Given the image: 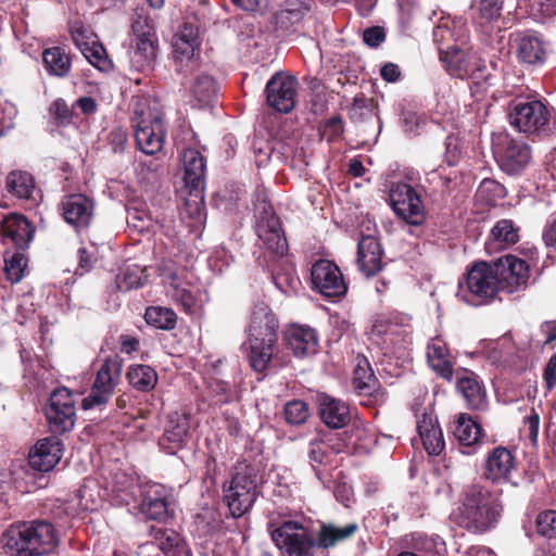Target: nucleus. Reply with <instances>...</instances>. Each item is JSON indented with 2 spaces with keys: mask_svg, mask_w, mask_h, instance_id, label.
I'll return each instance as SVG.
<instances>
[{
  "mask_svg": "<svg viewBox=\"0 0 556 556\" xmlns=\"http://www.w3.org/2000/svg\"><path fill=\"white\" fill-rule=\"evenodd\" d=\"M298 81L294 77L276 74L266 85V100L269 106L280 113H289L295 105Z\"/></svg>",
  "mask_w": 556,
  "mask_h": 556,
  "instance_id": "412c9836",
  "label": "nucleus"
},
{
  "mask_svg": "<svg viewBox=\"0 0 556 556\" xmlns=\"http://www.w3.org/2000/svg\"><path fill=\"white\" fill-rule=\"evenodd\" d=\"M353 382L359 391L370 392L376 386V378L366 358H358L354 369Z\"/></svg>",
  "mask_w": 556,
  "mask_h": 556,
  "instance_id": "864d4df0",
  "label": "nucleus"
},
{
  "mask_svg": "<svg viewBox=\"0 0 556 556\" xmlns=\"http://www.w3.org/2000/svg\"><path fill=\"white\" fill-rule=\"evenodd\" d=\"M181 160L186 185L190 188H203L206 166L201 153L193 149H187L184 151Z\"/></svg>",
  "mask_w": 556,
  "mask_h": 556,
  "instance_id": "e433bc0d",
  "label": "nucleus"
},
{
  "mask_svg": "<svg viewBox=\"0 0 556 556\" xmlns=\"http://www.w3.org/2000/svg\"><path fill=\"white\" fill-rule=\"evenodd\" d=\"M2 543L11 556H42L55 549L59 535L49 521H20L5 530Z\"/></svg>",
  "mask_w": 556,
  "mask_h": 556,
  "instance_id": "7ed1b4c3",
  "label": "nucleus"
},
{
  "mask_svg": "<svg viewBox=\"0 0 556 556\" xmlns=\"http://www.w3.org/2000/svg\"><path fill=\"white\" fill-rule=\"evenodd\" d=\"M191 94L199 106H210L217 96L215 79L208 75H199L191 86Z\"/></svg>",
  "mask_w": 556,
  "mask_h": 556,
  "instance_id": "a18cd8bd",
  "label": "nucleus"
},
{
  "mask_svg": "<svg viewBox=\"0 0 556 556\" xmlns=\"http://www.w3.org/2000/svg\"><path fill=\"white\" fill-rule=\"evenodd\" d=\"M88 62L101 72H106L111 68L112 63L109 60L105 49L97 40L94 45L88 47V51L83 52Z\"/></svg>",
  "mask_w": 556,
  "mask_h": 556,
  "instance_id": "13d9d810",
  "label": "nucleus"
},
{
  "mask_svg": "<svg viewBox=\"0 0 556 556\" xmlns=\"http://www.w3.org/2000/svg\"><path fill=\"white\" fill-rule=\"evenodd\" d=\"M157 40L144 9H136L131 17V38L128 50L131 66L137 71L151 68L156 55Z\"/></svg>",
  "mask_w": 556,
  "mask_h": 556,
  "instance_id": "9d476101",
  "label": "nucleus"
},
{
  "mask_svg": "<svg viewBox=\"0 0 556 556\" xmlns=\"http://www.w3.org/2000/svg\"><path fill=\"white\" fill-rule=\"evenodd\" d=\"M502 11L501 0H478L471 3L469 14L479 25L488 24L500 17Z\"/></svg>",
  "mask_w": 556,
  "mask_h": 556,
  "instance_id": "de8ad7c7",
  "label": "nucleus"
},
{
  "mask_svg": "<svg viewBox=\"0 0 556 556\" xmlns=\"http://www.w3.org/2000/svg\"><path fill=\"white\" fill-rule=\"evenodd\" d=\"M454 434L463 446L471 447L480 439L481 427L470 416L460 414L456 421Z\"/></svg>",
  "mask_w": 556,
  "mask_h": 556,
  "instance_id": "c03bdc74",
  "label": "nucleus"
},
{
  "mask_svg": "<svg viewBox=\"0 0 556 556\" xmlns=\"http://www.w3.org/2000/svg\"><path fill=\"white\" fill-rule=\"evenodd\" d=\"M440 60L451 76L471 79L470 90L477 98L484 94L492 85V77L486 74L485 63L475 52L448 47L440 52Z\"/></svg>",
  "mask_w": 556,
  "mask_h": 556,
  "instance_id": "423d86ee",
  "label": "nucleus"
},
{
  "mask_svg": "<svg viewBox=\"0 0 556 556\" xmlns=\"http://www.w3.org/2000/svg\"><path fill=\"white\" fill-rule=\"evenodd\" d=\"M382 249L372 236H363L357 244V265L366 276H374L382 268Z\"/></svg>",
  "mask_w": 556,
  "mask_h": 556,
  "instance_id": "a878e982",
  "label": "nucleus"
},
{
  "mask_svg": "<svg viewBox=\"0 0 556 556\" xmlns=\"http://www.w3.org/2000/svg\"><path fill=\"white\" fill-rule=\"evenodd\" d=\"M156 540L165 556H191V551L187 543L175 530H161Z\"/></svg>",
  "mask_w": 556,
  "mask_h": 556,
  "instance_id": "37998d69",
  "label": "nucleus"
},
{
  "mask_svg": "<svg viewBox=\"0 0 556 556\" xmlns=\"http://www.w3.org/2000/svg\"><path fill=\"white\" fill-rule=\"evenodd\" d=\"M142 488L137 477L126 472H116L111 482V492L117 503L130 505L138 502V494Z\"/></svg>",
  "mask_w": 556,
  "mask_h": 556,
  "instance_id": "c9c22d12",
  "label": "nucleus"
},
{
  "mask_svg": "<svg viewBox=\"0 0 556 556\" xmlns=\"http://www.w3.org/2000/svg\"><path fill=\"white\" fill-rule=\"evenodd\" d=\"M126 220L128 226L137 229L138 231L149 229L151 223L149 214L138 208H128Z\"/></svg>",
  "mask_w": 556,
  "mask_h": 556,
  "instance_id": "338daca9",
  "label": "nucleus"
},
{
  "mask_svg": "<svg viewBox=\"0 0 556 556\" xmlns=\"http://www.w3.org/2000/svg\"><path fill=\"white\" fill-rule=\"evenodd\" d=\"M457 390L462 393L470 409L484 410L488 406L486 392L481 386L478 376L472 371L464 370L457 374Z\"/></svg>",
  "mask_w": 556,
  "mask_h": 556,
  "instance_id": "bb28decb",
  "label": "nucleus"
},
{
  "mask_svg": "<svg viewBox=\"0 0 556 556\" xmlns=\"http://www.w3.org/2000/svg\"><path fill=\"white\" fill-rule=\"evenodd\" d=\"M427 361L429 366L443 379L453 378L451 354L446 343L441 338L432 339L427 346Z\"/></svg>",
  "mask_w": 556,
  "mask_h": 556,
  "instance_id": "72a5a7b5",
  "label": "nucleus"
},
{
  "mask_svg": "<svg viewBox=\"0 0 556 556\" xmlns=\"http://www.w3.org/2000/svg\"><path fill=\"white\" fill-rule=\"evenodd\" d=\"M358 530L356 522H346L338 525L334 522H321L316 532L315 539L318 549H330L351 538Z\"/></svg>",
  "mask_w": 556,
  "mask_h": 556,
  "instance_id": "393cba45",
  "label": "nucleus"
},
{
  "mask_svg": "<svg viewBox=\"0 0 556 556\" xmlns=\"http://www.w3.org/2000/svg\"><path fill=\"white\" fill-rule=\"evenodd\" d=\"M273 281L277 289L286 295L295 294L301 288V281L291 266L281 267L273 274Z\"/></svg>",
  "mask_w": 556,
  "mask_h": 556,
  "instance_id": "3c124183",
  "label": "nucleus"
},
{
  "mask_svg": "<svg viewBox=\"0 0 556 556\" xmlns=\"http://www.w3.org/2000/svg\"><path fill=\"white\" fill-rule=\"evenodd\" d=\"M505 195V188L500 182L492 179H484L476 193L480 201H484L488 205H495L498 199Z\"/></svg>",
  "mask_w": 556,
  "mask_h": 556,
  "instance_id": "6e6d98bb",
  "label": "nucleus"
},
{
  "mask_svg": "<svg viewBox=\"0 0 556 556\" xmlns=\"http://www.w3.org/2000/svg\"><path fill=\"white\" fill-rule=\"evenodd\" d=\"M308 458L316 476L320 479V470L317 466H326L331 463L332 451L328 443L315 440L309 443Z\"/></svg>",
  "mask_w": 556,
  "mask_h": 556,
  "instance_id": "603ef678",
  "label": "nucleus"
},
{
  "mask_svg": "<svg viewBox=\"0 0 556 556\" xmlns=\"http://www.w3.org/2000/svg\"><path fill=\"white\" fill-rule=\"evenodd\" d=\"M62 457V445L58 438L39 440L30 450L28 463L31 468L39 471H50Z\"/></svg>",
  "mask_w": 556,
  "mask_h": 556,
  "instance_id": "5701e85b",
  "label": "nucleus"
},
{
  "mask_svg": "<svg viewBox=\"0 0 556 556\" xmlns=\"http://www.w3.org/2000/svg\"><path fill=\"white\" fill-rule=\"evenodd\" d=\"M502 514L498 497L480 484H472L463 492L459 505L451 518L460 527L473 533L493 528Z\"/></svg>",
  "mask_w": 556,
  "mask_h": 556,
  "instance_id": "f03ea898",
  "label": "nucleus"
},
{
  "mask_svg": "<svg viewBox=\"0 0 556 556\" xmlns=\"http://www.w3.org/2000/svg\"><path fill=\"white\" fill-rule=\"evenodd\" d=\"M412 325L409 319L395 315L375 320L371 328V340L381 349L384 355L401 357L410 344Z\"/></svg>",
  "mask_w": 556,
  "mask_h": 556,
  "instance_id": "f8f14e48",
  "label": "nucleus"
},
{
  "mask_svg": "<svg viewBox=\"0 0 556 556\" xmlns=\"http://www.w3.org/2000/svg\"><path fill=\"white\" fill-rule=\"evenodd\" d=\"M278 320L269 306L265 303L254 305L250 324L249 336V362L255 371L267 368L277 342Z\"/></svg>",
  "mask_w": 556,
  "mask_h": 556,
  "instance_id": "20e7f679",
  "label": "nucleus"
},
{
  "mask_svg": "<svg viewBox=\"0 0 556 556\" xmlns=\"http://www.w3.org/2000/svg\"><path fill=\"white\" fill-rule=\"evenodd\" d=\"M199 29L190 23L184 26L173 38V53L179 71L184 70V65L193 62L195 52L199 51Z\"/></svg>",
  "mask_w": 556,
  "mask_h": 556,
  "instance_id": "4be33fe9",
  "label": "nucleus"
},
{
  "mask_svg": "<svg viewBox=\"0 0 556 556\" xmlns=\"http://www.w3.org/2000/svg\"><path fill=\"white\" fill-rule=\"evenodd\" d=\"M65 220L76 229L88 227L93 215L92 202L84 194H71L62 202Z\"/></svg>",
  "mask_w": 556,
  "mask_h": 556,
  "instance_id": "b1692460",
  "label": "nucleus"
},
{
  "mask_svg": "<svg viewBox=\"0 0 556 556\" xmlns=\"http://www.w3.org/2000/svg\"><path fill=\"white\" fill-rule=\"evenodd\" d=\"M308 10V5L302 0H286L275 15L276 24L283 29H289L299 24Z\"/></svg>",
  "mask_w": 556,
  "mask_h": 556,
  "instance_id": "58836bf2",
  "label": "nucleus"
},
{
  "mask_svg": "<svg viewBox=\"0 0 556 556\" xmlns=\"http://www.w3.org/2000/svg\"><path fill=\"white\" fill-rule=\"evenodd\" d=\"M270 538L281 556H316L318 548L313 533L303 523L285 520L269 525Z\"/></svg>",
  "mask_w": 556,
  "mask_h": 556,
  "instance_id": "1a4fd4ad",
  "label": "nucleus"
},
{
  "mask_svg": "<svg viewBox=\"0 0 556 556\" xmlns=\"http://www.w3.org/2000/svg\"><path fill=\"white\" fill-rule=\"evenodd\" d=\"M232 256L224 248L215 249L208 256V266L217 273H223L229 265Z\"/></svg>",
  "mask_w": 556,
  "mask_h": 556,
  "instance_id": "69168bd1",
  "label": "nucleus"
},
{
  "mask_svg": "<svg viewBox=\"0 0 556 556\" xmlns=\"http://www.w3.org/2000/svg\"><path fill=\"white\" fill-rule=\"evenodd\" d=\"M166 295L187 314H197L208 301L199 277L181 257L163 260L159 266Z\"/></svg>",
  "mask_w": 556,
  "mask_h": 556,
  "instance_id": "f257e3e1",
  "label": "nucleus"
},
{
  "mask_svg": "<svg viewBox=\"0 0 556 556\" xmlns=\"http://www.w3.org/2000/svg\"><path fill=\"white\" fill-rule=\"evenodd\" d=\"M319 414L324 424L333 429L343 428L350 421L349 406L327 394L319 396Z\"/></svg>",
  "mask_w": 556,
  "mask_h": 556,
  "instance_id": "473e14b6",
  "label": "nucleus"
},
{
  "mask_svg": "<svg viewBox=\"0 0 556 556\" xmlns=\"http://www.w3.org/2000/svg\"><path fill=\"white\" fill-rule=\"evenodd\" d=\"M17 115L16 106L9 101H0V136L14 127Z\"/></svg>",
  "mask_w": 556,
  "mask_h": 556,
  "instance_id": "e2e57ef3",
  "label": "nucleus"
},
{
  "mask_svg": "<svg viewBox=\"0 0 556 556\" xmlns=\"http://www.w3.org/2000/svg\"><path fill=\"white\" fill-rule=\"evenodd\" d=\"M261 482L262 477L256 466L239 463L235 467L230 480L223 486V503L233 518L242 517L252 508Z\"/></svg>",
  "mask_w": 556,
  "mask_h": 556,
  "instance_id": "39448f33",
  "label": "nucleus"
},
{
  "mask_svg": "<svg viewBox=\"0 0 556 556\" xmlns=\"http://www.w3.org/2000/svg\"><path fill=\"white\" fill-rule=\"evenodd\" d=\"M189 418L185 414L174 413L168 416L164 429L163 440L180 447L189 435Z\"/></svg>",
  "mask_w": 556,
  "mask_h": 556,
  "instance_id": "ea45409f",
  "label": "nucleus"
},
{
  "mask_svg": "<svg viewBox=\"0 0 556 556\" xmlns=\"http://www.w3.org/2000/svg\"><path fill=\"white\" fill-rule=\"evenodd\" d=\"M27 267V258L22 253H13L10 257L4 258V273L12 283L20 282Z\"/></svg>",
  "mask_w": 556,
  "mask_h": 556,
  "instance_id": "5fc2aeb1",
  "label": "nucleus"
},
{
  "mask_svg": "<svg viewBox=\"0 0 556 556\" xmlns=\"http://www.w3.org/2000/svg\"><path fill=\"white\" fill-rule=\"evenodd\" d=\"M144 318L149 325L164 330L174 329L177 321L176 313L172 308L163 306L148 307Z\"/></svg>",
  "mask_w": 556,
  "mask_h": 556,
  "instance_id": "8fccbe9b",
  "label": "nucleus"
},
{
  "mask_svg": "<svg viewBox=\"0 0 556 556\" xmlns=\"http://www.w3.org/2000/svg\"><path fill=\"white\" fill-rule=\"evenodd\" d=\"M135 139L141 152L153 155L163 148L165 128L156 103L147 98L138 99L134 109Z\"/></svg>",
  "mask_w": 556,
  "mask_h": 556,
  "instance_id": "0eeeda50",
  "label": "nucleus"
},
{
  "mask_svg": "<svg viewBox=\"0 0 556 556\" xmlns=\"http://www.w3.org/2000/svg\"><path fill=\"white\" fill-rule=\"evenodd\" d=\"M500 291L514 293L523 290L530 278L529 264L513 254H507L494 262Z\"/></svg>",
  "mask_w": 556,
  "mask_h": 556,
  "instance_id": "f3484780",
  "label": "nucleus"
},
{
  "mask_svg": "<svg viewBox=\"0 0 556 556\" xmlns=\"http://www.w3.org/2000/svg\"><path fill=\"white\" fill-rule=\"evenodd\" d=\"M417 418V431L424 447L429 455H439L444 448V439L435 417L426 412L415 413Z\"/></svg>",
  "mask_w": 556,
  "mask_h": 556,
  "instance_id": "cd10ccee",
  "label": "nucleus"
},
{
  "mask_svg": "<svg viewBox=\"0 0 556 556\" xmlns=\"http://www.w3.org/2000/svg\"><path fill=\"white\" fill-rule=\"evenodd\" d=\"M168 490L155 482L142 483L138 494V507L148 519L163 521L168 516Z\"/></svg>",
  "mask_w": 556,
  "mask_h": 556,
  "instance_id": "aec40b11",
  "label": "nucleus"
},
{
  "mask_svg": "<svg viewBox=\"0 0 556 556\" xmlns=\"http://www.w3.org/2000/svg\"><path fill=\"white\" fill-rule=\"evenodd\" d=\"M519 240V227L511 219H501L491 229L488 250L506 249Z\"/></svg>",
  "mask_w": 556,
  "mask_h": 556,
  "instance_id": "4c0bfd02",
  "label": "nucleus"
},
{
  "mask_svg": "<svg viewBox=\"0 0 556 556\" xmlns=\"http://www.w3.org/2000/svg\"><path fill=\"white\" fill-rule=\"evenodd\" d=\"M492 151L501 169L509 175H518L531 161V149L521 139L507 132H500L492 138Z\"/></svg>",
  "mask_w": 556,
  "mask_h": 556,
  "instance_id": "ddd939ff",
  "label": "nucleus"
},
{
  "mask_svg": "<svg viewBox=\"0 0 556 556\" xmlns=\"http://www.w3.org/2000/svg\"><path fill=\"white\" fill-rule=\"evenodd\" d=\"M510 125L527 136L545 137L553 131L552 112L536 99H516L509 105Z\"/></svg>",
  "mask_w": 556,
  "mask_h": 556,
  "instance_id": "6e6552de",
  "label": "nucleus"
},
{
  "mask_svg": "<svg viewBox=\"0 0 556 556\" xmlns=\"http://www.w3.org/2000/svg\"><path fill=\"white\" fill-rule=\"evenodd\" d=\"M73 501L77 502L78 510H94L98 508V501L92 494L90 484H84L76 493Z\"/></svg>",
  "mask_w": 556,
  "mask_h": 556,
  "instance_id": "0e129e2a",
  "label": "nucleus"
},
{
  "mask_svg": "<svg viewBox=\"0 0 556 556\" xmlns=\"http://www.w3.org/2000/svg\"><path fill=\"white\" fill-rule=\"evenodd\" d=\"M43 65L51 76L65 77L71 70L70 55L60 47H51L42 52Z\"/></svg>",
  "mask_w": 556,
  "mask_h": 556,
  "instance_id": "a19ab883",
  "label": "nucleus"
},
{
  "mask_svg": "<svg viewBox=\"0 0 556 556\" xmlns=\"http://www.w3.org/2000/svg\"><path fill=\"white\" fill-rule=\"evenodd\" d=\"M256 233L274 254L282 256L287 252L288 243L279 218L275 215L273 207L266 203L262 204V211L257 215Z\"/></svg>",
  "mask_w": 556,
  "mask_h": 556,
  "instance_id": "a211bd4d",
  "label": "nucleus"
},
{
  "mask_svg": "<svg viewBox=\"0 0 556 556\" xmlns=\"http://www.w3.org/2000/svg\"><path fill=\"white\" fill-rule=\"evenodd\" d=\"M182 219L189 218V226L194 227L203 223L205 218L203 188H191L189 198L180 211Z\"/></svg>",
  "mask_w": 556,
  "mask_h": 556,
  "instance_id": "79ce46f5",
  "label": "nucleus"
},
{
  "mask_svg": "<svg viewBox=\"0 0 556 556\" xmlns=\"http://www.w3.org/2000/svg\"><path fill=\"white\" fill-rule=\"evenodd\" d=\"M285 417L288 424L299 426L304 424L309 417V409L305 402L293 400L285 406Z\"/></svg>",
  "mask_w": 556,
  "mask_h": 556,
  "instance_id": "4d7b16f0",
  "label": "nucleus"
},
{
  "mask_svg": "<svg viewBox=\"0 0 556 556\" xmlns=\"http://www.w3.org/2000/svg\"><path fill=\"white\" fill-rule=\"evenodd\" d=\"M148 276L146 269L139 265H129L124 267L116 276V287L121 291H128L142 287L147 281Z\"/></svg>",
  "mask_w": 556,
  "mask_h": 556,
  "instance_id": "09e8293b",
  "label": "nucleus"
},
{
  "mask_svg": "<svg viewBox=\"0 0 556 556\" xmlns=\"http://www.w3.org/2000/svg\"><path fill=\"white\" fill-rule=\"evenodd\" d=\"M33 232L29 222L21 214L7 215L0 225V235L20 248L28 245Z\"/></svg>",
  "mask_w": 556,
  "mask_h": 556,
  "instance_id": "7c9ffc66",
  "label": "nucleus"
},
{
  "mask_svg": "<svg viewBox=\"0 0 556 556\" xmlns=\"http://www.w3.org/2000/svg\"><path fill=\"white\" fill-rule=\"evenodd\" d=\"M127 378L135 389L142 392L152 390L157 382V374L154 368L142 364L130 366Z\"/></svg>",
  "mask_w": 556,
  "mask_h": 556,
  "instance_id": "49530a36",
  "label": "nucleus"
},
{
  "mask_svg": "<svg viewBox=\"0 0 556 556\" xmlns=\"http://www.w3.org/2000/svg\"><path fill=\"white\" fill-rule=\"evenodd\" d=\"M71 36L74 45L77 47V49L80 50L81 53L84 51H88V47L90 45H94V42L98 40L96 34L80 23H75L72 26Z\"/></svg>",
  "mask_w": 556,
  "mask_h": 556,
  "instance_id": "bf43d9fd",
  "label": "nucleus"
},
{
  "mask_svg": "<svg viewBox=\"0 0 556 556\" xmlns=\"http://www.w3.org/2000/svg\"><path fill=\"white\" fill-rule=\"evenodd\" d=\"M286 341L296 356L316 353L318 338L315 330L307 326L293 325L286 331Z\"/></svg>",
  "mask_w": 556,
  "mask_h": 556,
  "instance_id": "c756f323",
  "label": "nucleus"
},
{
  "mask_svg": "<svg viewBox=\"0 0 556 556\" xmlns=\"http://www.w3.org/2000/svg\"><path fill=\"white\" fill-rule=\"evenodd\" d=\"M536 530L545 538H556V510L540 513L536 517Z\"/></svg>",
  "mask_w": 556,
  "mask_h": 556,
  "instance_id": "052dcab7",
  "label": "nucleus"
},
{
  "mask_svg": "<svg viewBox=\"0 0 556 556\" xmlns=\"http://www.w3.org/2000/svg\"><path fill=\"white\" fill-rule=\"evenodd\" d=\"M516 54L520 62L538 65L545 62L546 48L544 41L536 35H519L515 40Z\"/></svg>",
  "mask_w": 556,
  "mask_h": 556,
  "instance_id": "2f4dec72",
  "label": "nucleus"
},
{
  "mask_svg": "<svg viewBox=\"0 0 556 556\" xmlns=\"http://www.w3.org/2000/svg\"><path fill=\"white\" fill-rule=\"evenodd\" d=\"M540 417L536 413H532L527 416L523 420L521 428V434L530 440L532 444H535L539 435Z\"/></svg>",
  "mask_w": 556,
  "mask_h": 556,
  "instance_id": "774afa93",
  "label": "nucleus"
},
{
  "mask_svg": "<svg viewBox=\"0 0 556 556\" xmlns=\"http://www.w3.org/2000/svg\"><path fill=\"white\" fill-rule=\"evenodd\" d=\"M97 248L94 244L91 243L89 247L80 248L78 250V266L75 273L83 276L84 274L90 271L97 262Z\"/></svg>",
  "mask_w": 556,
  "mask_h": 556,
  "instance_id": "680f3d73",
  "label": "nucleus"
},
{
  "mask_svg": "<svg viewBox=\"0 0 556 556\" xmlns=\"http://www.w3.org/2000/svg\"><path fill=\"white\" fill-rule=\"evenodd\" d=\"M7 190L20 200L35 202L39 190L31 174L25 170H12L5 179Z\"/></svg>",
  "mask_w": 556,
  "mask_h": 556,
  "instance_id": "f704fd0d",
  "label": "nucleus"
},
{
  "mask_svg": "<svg viewBox=\"0 0 556 556\" xmlns=\"http://www.w3.org/2000/svg\"><path fill=\"white\" fill-rule=\"evenodd\" d=\"M494 265L485 262L475 264L464 280L458 282L457 296L473 306L482 305L500 291Z\"/></svg>",
  "mask_w": 556,
  "mask_h": 556,
  "instance_id": "9b49d317",
  "label": "nucleus"
},
{
  "mask_svg": "<svg viewBox=\"0 0 556 556\" xmlns=\"http://www.w3.org/2000/svg\"><path fill=\"white\" fill-rule=\"evenodd\" d=\"M389 200L395 215L408 225L419 226L425 222L424 203L410 185L403 181L392 182Z\"/></svg>",
  "mask_w": 556,
  "mask_h": 556,
  "instance_id": "4468645a",
  "label": "nucleus"
},
{
  "mask_svg": "<svg viewBox=\"0 0 556 556\" xmlns=\"http://www.w3.org/2000/svg\"><path fill=\"white\" fill-rule=\"evenodd\" d=\"M313 287L326 298H337L345 294L346 285L339 267L330 261H317L311 270Z\"/></svg>",
  "mask_w": 556,
  "mask_h": 556,
  "instance_id": "6ab92c4d",
  "label": "nucleus"
},
{
  "mask_svg": "<svg viewBox=\"0 0 556 556\" xmlns=\"http://www.w3.org/2000/svg\"><path fill=\"white\" fill-rule=\"evenodd\" d=\"M46 416L53 433H64L74 427L75 400L68 389L59 388L51 393Z\"/></svg>",
  "mask_w": 556,
  "mask_h": 556,
  "instance_id": "dca6fc26",
  "label": "nucleus"
},
{
  "mask_svg": "<svg viewBox=\"0 0 556 556\" xmlns=\"http://www.w3.org/2000/svg\"><path fill=\"white\" fill-rule=\"evenodd\" d=\"M516 469L515 458L505 447H495L485 463V477L492 482L509 481Z\"/></svg>",
  "mask_w": 556,
  "mask_h": 556,
  "instance_id": "c85d7f7f",
  "label": "nucleus"
},
{
  "mask_svg": "<svg viewBox=\"0 0 556 556\" xmlns=\"http://www.w3.org/2000/svg\"><path fill=\"white\" fill-rule=\"evenodd\" d=\"M122 374V364L116 358L106 359L99 368L91 391L81 401L84 409L104 406L111 399Z\"/></svg>",
  "mask_w": 556,
  "mask_h": 556,
  "instance_id": "2eb2a0df",
  "label": "nucleus"
}]
</instances>
